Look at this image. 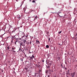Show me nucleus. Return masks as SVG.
Returning a JSON list of instances; mask_svg holds the SVG:
<instances>
[{"instance_id":"nucleus-22","label":"nucleus","mask_w":77,"mask_h":77,"mask_svg":"<svg viewBox=\"0 0 77 77\" xmlns=\"http://www.w3.org/2000/svg\"><path fill=\"white\" fill-rule=\"evenodd\" d=\"M54 50H55V47L54 48Z\"/></svg>"},{"instance_id":"nucleus-32","label":"nucleus","mask_w":77,"mask_h":77,"mask_svg":"<svg viewBox=\"0 0 77 77\" xmlns=\"http://www.w3.org/2000/svg\"><path fill=\"white\" fill-rule=\"evenodd\" d=\"M26 55H25V56H26Z\"/></svg>"},{"instance_id":"nucleus-11","label":"nucleus","mask_w":77,"mask_h":77,"mask_svg":"<svg viewBox=\"0 0 77 77\" xmlns=\"http://www.w3.org/2000/svg\"><path fill=\"white\" fill-rule=\"evenodd\" d=\"M12 50H15V48H12Z\"/></svg>"},{"instance_id":"nucleus-28","label":"nucleus","mask_w":77,"mask_h":77,"mask_svg":"<svg viewBox=\"0 0 77 77\" xmlns=\"http://www.w3.org/2000/svg\"><path fill=\"white\" fill-rule=\"evenodd\" d=\"M50 65H51V63H50Z\"/></svg>"},{"instance_id":"nucleus-20","label":"nucleus","mask_w":77,"mask_h":77,"mask_svg":"<svg viewBox=\"0 0 77 77\" xmlns=\"http://www.w3.org/2000/svg\"><path fill=\"white\" fill-rule=\"evenodd\" d=\"M35 19H37V17L36 16V17H35Z\"/></svg>"},{"instance_id":"nucleus-17","label":"nucleus","mask_w":77,"mask_h":77,"mask_svg":"<svg viewBox=\"0 0 77 77\" xmlns=\"http://www.w3.org/2000/svg\"><path fill=\"white\" fill-rule=\"evenodd\" d=\"M7 48H8V50H9V46H8Z\"/></svg>"},{"instance_id":"nucleus-2","label":"nucleus","mask_w":77,"mask_h":77,"mask_svg":"<svg viewBox=\"0 0 77 77\" xmlns=\"http://www.w3.org/2000/svg\"><path fill=\"white\" fill-rule=\"evenodd\" d=\"M75 72H73L71 73V76L72 77H74L75 76Z\"/></svg>"},{"instance_id":"nucleus-13","label":"nucleus","mask_w":77,"mask_h":77,"mask_svg":"<svg viewBox=\"0 0 77 77\" xmlns=\"http://www.w3.org/2000/svg\"><path fill=\"white\" fill-rule=\"evenodd\" d=\"M32 2V3H35V1L34 0H33Z\"/></svg>"},{"instance_id":"nucleus-12","label":"nucleus","mask_w":77,"mask_h":77,"mask_svg":"<svg viewBox=\"0 0 77 77\" xmlns=\"http://www.w3.org/2000/svg\"><path fill=\"white\" fill-rule=\"evenodd\" d=\"M19 51H22V50H21V49L20 48L19 49Z\"/></svg>"},{"instance_id":"nucleus-16","label":"nucleus","mask_w":77,"mask_h":77,"mask_svg":"<svg viewBox=\"0 0 77 77\" xmlns=\"http://www.w3.org/2000/svg\"><path fill=\"white\" fill-rule=\"evenodd\" d=\"M32 44V41H30L29 42V44Z\"/></svg>"},{"instance_id":"nucleus-9","label":"nucleus","mask_w":77,"mask_h":77,"mask_svg":"<svg viewBox=\"0 0 77 77\" xmlns=\"http://www.w3.org/2000/svg\"><path fill=\"white\" fill-rule=\"evenodd\" d=\"M46 48H49V46H48V45H47L46 46Z\"/></svg>"},{"instance_id":"nucleus-26","label":"nucleus","mask_w":77,"mask_h":77,"mask_svg":"<svg viewBox=\"0 0 77 77\" xmlns=\"http://www.w3.org/2000/svg\"><path fill=\"white\" fill-rule=\"evenodd\" d=\"M77 33L75 34V36H77Z\"/></svg>"},{"instance_id":"nucleus-19","label":"nucleus","mask_w":77,"mask_h":77,"mask_svg":"<svg viewBox=\"0 0 77 77\" xmlns=\"http://www.w3.org/2000/svg\"><path fill=\"white\" fill-rule=\"evenodd\" d=\"M27 69H27V68H25V69H26V70H27Z\"/></svg>"},{"instance_id":"nucleus-5","label":"nucleus","mask_w":77,"mask_h":77,"mask_svg":"<svg viewBox=\"0 0 77 77\" xmlns=\"http://www.w3.org/2000/svg\"><path fill=\"white\" fill-rule=\"evenodd\" d=\"M36 44H39L40 43V42L39 41L37 40L36 41Z\"/></svg>"},{"instance_id":"nucleus-29","label":"nucleus","mask_w":77,"mask_h":77,"mask_svg":"<svg viewBox=\"0 0 77 77\" xmlns=\"http://www.w3.org/2000/svg\"><path fill=\"white\" fill-rule=\"evenodd\" d=\"M32 11H31V12H32Z\"/></svg>"},{"instance_id":"nucleus-30","label":"nucleus","mask_w":77,"mask_h":77,"mask_svg":"<svg viewBox=\"0 0 77 77\" xmlns=\"http://www.w3.org/2000/svg\"><path fill=\"white\" fill-rule=\"evenodd\" d=\"M24 35H23V37H24Z\"/></svg>"},{"instance_id":"nucleus-1","label":"nucleus","mask_w":77,"mask_h":77,"mask_svg":"<svg viewBox=\"0 0 77 77\" xmlns=\"http://www.w3.org/2000/svg\"><path fill=\"white\" fill-rule=\"evenodd\" d=\"M34 57H35L34 55H32L31 57H29V58H30L29 59V60H33V58H34Z\"/></svg>"},{"instance_id":"nucleus-8","label":"nucleus","mask_w":77,"mask_h":77,"mask_svg":"<svg viewBox=\"0 0 77 77\" xmlns=\"http://www.w3.org/2000/svg\"><path fill=\"white\" fill-rule=\"evenodd\" d=\"M62 32V31H61L60 32H59L58 33V34H60Z\"/></svg>"},{"instance_id":"nucleus-10","label":"nucleus","mask_w":77,"mask_h":77,"mask_svg":"<svg viewBox=\"0 0 77 77\" xmlns=\"http://www.w3.org/2000/svg\"><path fill=\"white\" fill-rule=\"evenodd\" d=\"M26 42V40H24V41H23V43H24V44H25V43Z\"/></svg>"},{"instance_id":"nucleus-24","label":"nucleus","mask_w":77,"mask_h":77,"mask_svg":"<svg viewBox=\"0 0 77 77\" xmlns=\"http://www.w3.org/2000/svg\"><path fill=\"white\" fill-rule=\"evenodd\" d=\"M48 77H50V75H48Z\"/></svg>"},{"instance_id":"nucleus-31","label":"nucleus","mask_w":77,"mask_h":77,"mask_svg":"<svg viewBox=\"0 0 77 77\" xmlns=\"http://www.w3.org/2000/svg\"><path fill=\"white\" fill-rule=\"evenodd\" d=\"M25 11H26L25 10Z\"/></svg>"},{"instance_id":"nucleus-7","label":"nucleus","mask_w":77,"mask_h":77,"mask_svg":"<svg viewBox=\"0 0 77 77\" xmlns=\"http://www.w3.org/2000/svg\"><path fill=\"white\" fill-rule=\"evenodd\" d=\"M11 51H13V52H14V53H15V52H16L15 51L12 50H11Z\"/></svg>"},{"instance_id":"nucleus-27","label":"nucleus","mask_w":77,"mask_h":77,"mask_svg":"<svg viewBox=\"0 0 77 77\" xmlns=\"http://www.w3.org/2000/svg\"><path fill=\"white\" fill-rule=\"evenodd\" d=\"M48 68H50V66H48Z\"/></svg>"},{"instance_id":"nucleus-4","label":"nucleus","mask_w":77,"mask_h":77,"mask_svg":"<svg viewBox=\"0 0 77 77\" xmlns=\"http://www.w3.org/2000/svg\"><path fill=\"white\" fill-rule=\"evenodd\" d=\"M12 41L11 42L12 43H13V42H14V39H15V38H14V37H12Z\"/></svg>"},{"instance_id":"nucleus-21","label":"nucleus","mask_w":77,"mask_h":77,"mask_svg":"<svg viewBox=\"0 0 77 77\" xmlns=\"http://www.w3.org/2000/svg\"><path fill=\"white\" fill-rule=\"evenodd\" d=\"M42 62H44V60H42Z\"/></svg>"},{"instance_id":"nucleus-18","label":"nucleus","mask_w":77,"mask_h":77,"mask_svg":"<svg viewBox=\"0 0 77 77\" xmlns=\"http://www.w3.org/2000/svg\"><path fill=\"white\" fill-rule=\"evenodd\" d=\"M17 42L16 41V42H15L14 43L15 45H16V44H17V43H16Z\"/></svg>"},{"instance_id":"nucleus-14","label":"nucleus","mask_w":77,"mask_h":77,"mask_svg":"<svg viewBox=\"0 0 77 77\" xmlns=\"http://www.w3.org/2000/svg\"><path fill=\"white\" fill-rule=\"evenodd\" d=\"M58 60H60V57H58Z\"/></svg>"},{"instance_id":"nucleus-3","label":"nucleus","mask_w":77,"mask_h":77,"mask_svg":"<svg viewBox=\"0 0 77 77\" xmlns=\"http://www.w3.org/2000/svg\"><path fill=\"white\" fill-rule=\"evenodd\" d=\"M20 44V47H21V46H24V43H23V42H21Z\"/></svg>"},{"instance_id":"nucleus-15","label":"nucleus","mask_w":77,"mask_h":77,"mask_svg":"<svg viewBox=\"0 0 77 77\" xmlns=\"http://www.w3.org/2000/svg\"><path fill=\"white\" fill-rule=\"evenodd\" d=\"M48 73V70H46V73Z\"/></svg>"},{"instance_id":"nucleus-6","label":"nucleus","mask_w":77,"mask_h":77,"mask_svg":"<svg viewBox=\"0 0 77 77\" xmlns=\"http://www.w3.org/2000/svg\"><path fill=\"white\" fill-rule=\"evenodd\" d=\"M17 17L18 19H20V15H17Z\"/></svg>"},{"instance_id":"nucleus-25","label":"nucleus","mask_w":77,"mask_h":77,"mask_svg":"<svg viewBox=\"0 0 77 77\" xmlns=\"http://www.w3.org/2000/svg\"><path fill=\"white\" fill-rule=\"evenodd\" d=\"M16 2H18V0H16Z\"/></svg>"},{"instance_id":"nucleus-23","label":"nucleus","mask_w":77,"mask_h":77,"mask_svg":"<svg viewBox=\"0 0 77 77\" xmlns=\"http://www.w3.org/2000/svg\"><path fill=\"white\" fill-rule=\"evenodd\" d=\"M49 40V41H50V38H49V40Z\"/></svg>"}]
</instances>
